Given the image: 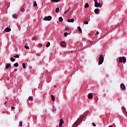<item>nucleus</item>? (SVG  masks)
Returning a JSON list of instances; mask_svg holds the SVG:
<instances>
[{"label":"nucleus","mask_w":127,"mask_h":127,"mask_svg":"<svg viewBox=\"0 0 127 127\" xmlns=\"http://www.w3.org/2000/svg\"><path fill=\"white\" fill-rule=\"evenodd\" d=\"M52 19V17L51 16H46L44 18V20L48 21H50Z\"/></svg>","instance_id":"4"},{"label":"nucleus","mask_w":127,"mask_h":127,"mask_svg":"<svg viewBox=\"0 0 127 127\" xmlns=\"http://www.w3.org/2000/svg\"><path fill=\"white\" fill-rule=\"evenodd\" d=\"M120 86L122 91H126V85L124 83H122Z\"/></svg>","instance_id":"5"},{"label":"nucleus","mask_w":127,"mask_h":127,"mask_svg":"<svg viewBox=\"0 0 127 127\" xmlns=\"http://www.w3.org/2000/svg\"><path fill=\"white\" fill-rule=\"evenodd\" d=\"M14 71H17V69H16V68L15 69H14Z\"/></svg>","instance_id":"39"},{"label":"nucleus","mask_w":127,"mask_h":127,"mask_svg":"<svg viewBox=\"0 0 127 127\" xmlns=\"http://www.w3.org/2000/svg\"><path fill=\"white\" fill-rule=\"evenodd\" d=\"M103 62H104V56H103V55H101L99 57L98 65H102Z\"/></svg>","instance_id":"1"},{"label":"nucleus","mask_w":127,"mask_h":127,"mask_svg":"<svg viewBox=\"0 0 127 127\" xmlns=\"http://www.w3.org/2000/svg\"><path fill=\"white\" fill-rule=\"evenodd\" d=\"M24 47L26 49H29V47H28V46L25 45Z\"/></svg>","instance_id":"31"},{"label":"nucleus","mask_w":127,"mask_h":127,"mask_svg":"<svg viewBox=\"0 0 127 127\" xmlns=\"http://www.w3.org/2000/svg\"><path fill=\"white\" fill-rule=\"evenodd\" d=\"M46 47H49L50 46V42H48V43L46 44Z\"/></svg>","instance_id":"22"},{"label":"nucleus","mask_w":127,"mask_h":127,"mask_svg":"<svg viewBox=\"0 0 127 127\" xmlns=\"http://www.w3.org/2000/svg\"><path fill=\"white\" fill-rule=\"evenodd\" d=\"M68 35V33L67 32H65L64 34V36H67V35Z\"/></svg>","instance_id":"33"},{"label":"nucleus","mask_w":127,"mask_h":127,"mask_svg":"<svg viewBox=\"0 0 127 127\" xmlns=\"http://www.w3.org/2000/svg\"><path fill=\"white\" fill-rule=\"evenodd\" d=\"M109 127H112V126H109Z\"/></svg>","instance_id":"41"},{"label":"nucleus","mask_w":127,"mask_h":127,"mask_svg":"<svg viewBox=\"0 0 127 127\" xmlns=\"http://www.w3.org/2000/svg\"><path fill=\"white\" fill-rule=\"evenodd\" d=\"M65 29H66V30H69V28H68V27H65Z\"/></svg>","instance_id":"37"},{"label":"nucleus","mask_w":127,"mask_h":127,"mask_svg":"<svg viewBox=\"0 0 127 127\" xmlns=\"http://www.w3.org/2000/svg\"><path fill=\"white\" fill-rule=\"evenodd\" d=\"M18 66H19V64L18 63H15L14 64V67H18Z\"/></svg>","instance_id":"20"},{"label":"nucleus","mask_w":127,"mask_h":127,"mask_svg":"<svg viewBox=\"0 0 127 127\" xmlns=\"http://www.w3.org/2000/svg\"><path fill=\"white\" fill-rule=\"evenodd\" d=\"M28 100H29V101H32V100H33V99H32V97L29 96L28 98Z\"/></svg>","instance_id":"27"},{"label":"nucleus","mask_w":127,"mask_h":127,"mask_svg":"<svg viewBox=\"0 0 127 127\" xmlns=\"http://www.w3.org/2000/svg\"><path fill=\"white\" fill-rule=\"evenodd\" d=\"M11 109L12 110H14V109H15V107H14L13 106H11Z\"/></svg>","instance_id":"34"},{"label":"nucleus","mask_w":127,"mask_h":127,"mask_svg":"<svg viewBox=\"0 0 127 127\" xmlns=\"http://www.w3.org/2000/svg\"><path fill=\"white\" fill-rule=\"evenodd\" d=\"M11 67V64H7L5 65L6 69H9Z\"/></svg>","instance_id":"7"},{"label":"nucleus","mask_w":127,"mask_h":127,"mask_svg":"<svg viewBox=\"0 0 127 127\" xmlns=\"http://www.w3.org/2000/svg\"><path fill=\"white\" fill-rule=\"evenodd\" d=\"M19 125H20V127H22V121L19 122Z\"/></svg>","instance_id":"32"},{"label":"nucleus","mask_w":127,"mask_h":127,"mask_svg":"<svg viewBox=\"0 0 127 127\" xmlns=\"http://www.w3.org/2000/svg\"><path fill=\"white\" fill-rule=\"evenodd\" d=\"M4 30L6 32H9V31H10L11 29H10V28L7 27Z\"/></svg>","instance_id":"9"},{"label":"nucleus","mask_w":127,"mask_h":127,"mask_svg":"<svg viewBox=\"0 0 127 127\" xmlns=\"http://www.w3.org/2000/svg\"><path fill=\"white\" fill-rule=\"evenodd\" d=\"M51 98H52V100L53 101V102H54V101H55V97H54V96L53 95H51Z\"/></svg>","instance_id":"13"},{"label":"nucleus","mask_w":127,"mask_h":127,"mask_svg":"<svg viewBox=\"0 0 127 127\" xmlns=\"http://www.w3.org/2000/svg\"><path fill=\"white\" fill-rule=\"evenodd\" d=\"M87 7H89V4H88V3H86L85 4V8H87Z\"/></svg>","instance_id":"21"},{"label":"nucleus","mask_w":127,"mask_h":127,"mask_svg":"<svg viewBox=\"0 0 127 127\" xmlns=\"http://www.w3.org/2000/svg\"><path fill=\"white\" fill-rule=\"evenodd\" d=\"M99 35V31H97V32L95 33V35Z\"/></svg>","instance_id":"36"},{"label":"nucleus","mask_w":127,"mask_h":127,"mask_svg":"<svg viewBox=\"0 0 127 127\" xmlns=\"http://www.w3.org/2000/svg\"><path fill=\"white\" fill-rule=\"evenodd\" d=\"M22 11H24V9H22Z\"/></svg>","instance_id":"40"},{"label":"nucleus","mask_w":127,"mask_h":127,"mask_svg":"<svg viewBox=\"0 0 127 127\" xmlns=\"http://www.w3.org/2000/svg\"><path fill=\"white\" fill-rule=\"evenodd\" d=\"M119 61H120V63H122V62H123L124 64H126V63L127 62V59H126V57H123L122 58L121 57V58H120Z\"/></svg>","instance_id":"2"},{"label":"nucleus","mask_w":127,"mask_h":127,"mask_svg":"<svg viewBox=\"0 0 127 127\" xmlns=\"http://www.w3.org/2000/svg\"><path fill=\"white\" fill-rule=\"evenodd\" d=\"M14 58H19V56L18 55H16L15 56H14Z\"/></svg>","instance_id":"26"},{"label":"nucleus","mask_w":127,"mask_h":127,"mask_svg":"<svg viewBox=\"0 0 127 127\" xmlns=\"http://www.w3.org/2000/svg\"><path fill=\"white\" fill-rule=\"evenodd\" d=\"M10 61H11V62H14V61H15V59L13 58H11Z\"/></svg>","instance_id":"17"},{"label":"nucleus","mask_w":127,"mask_h":127,"mask_svg":"<svg viewBox=\"0 0 127 127\" xmlns=\"http://www.w3.org/2000/svg\"><path fill=\"white\" fill-rule=\"evenodd\" d=\"M78 125V123L77 122H75L74 124L73 125L72 127H76Z\"/></svg>","instance_id":"28"},{"label":"nucleus","mask_w":127,"mask_h":127,"mask_svg":"<svg viewBox=\"0 0 127 127\" xmlns=\"http://www.w3.org/2000/svg\"><path fill=\"white\" fill-rule=\"evenodd\" d=\"M77 30L79 31V32H80V33H81V32H82V29H81V27H78Z\"/></svg>","instance_id":"14"},{"label":"nucleus","mask_w":127,"mask_h":127,"mask_svg":"<svg viewBox=\"0 0 127 127\" xmlns=\"http://www.w3.org/2000/svg\"><path fill=\"white\" fill-rule=\"evenodd\" d=\"M52 111L54 113H55V112H56V108H55V107H53L52 109Z\"/></svg>","instance_id":"24"},{"label":"nucleus","mask_w":127,"mask_h":127,"mask_svg":"<svg viewBox=\"0 0 127 127\" xmlns=\"http://www.w3.org/2000/svg\"><path fill=\"white\" fill-rule=\"evenodd\" d=\"M83 23H84V24H89V22H88L87 21H85Z\"/></svg>","instance_id":"30"},{"label":"nucleus","mask_w":127,"mask_h":127,"mask_svg":"<svg viewBox=\"0 0 127 127\" xmlns=\"http://www.w3.org/2000/svg\"><path fill=\"white\" fill-rule=\"evenodd\" d=\"M60 0H51V1H54V2H59Z\"/></svg>","instance_id":"15"},{"label":"nucleus","mask_w":127,"mask_h":127,"mask_svg":"<svg viewBox=\"0 0 127 127\" xmlns=\"http://www.w3.org/2000/svg\"><path fill=\"white\" fill-rule=\"evenodd\" d=\"M92 125L93 127H96V124H95V123H93L92 124Z\"/></svg>","instance_id":"35"},{"label":"nucleus","mask_w":127,"mask_h":127,"mask_svg":"<svg viewBox=\"0 0 127 127\" xmlns=\"http://www.w3.org/2000/svg\"><path fill=\"white\" fill-rule=\"evenodd\" d=\"M39 46H42V44H39Z\"/></svg>","instance_id":"38"},{"label":"nucleus","mask_w":127,"mask_h":127,"mask_svg":"<svg viewBox=\"0 0 127 127\" xmlns=\"http://www.w3.org/2000/svg\"><path fill=\"white\" fill-rule=\"evenodd\" d=\"M6 103H7V102L6 101V102H5V104H6Z\"/></svg>","instance_id":"43"},{"label":"nucleus","mask_w":127,"mask_h":127,"mask_svg":"<svg viewBox=\"0 0 127 127\" xmlns=\"http://www.w3.org/2000/svg\"><path fill=\"white\" fill-rule=\"evenodd\" d=\"M99 11H100V9L99 8H96L94 10V12L95 13H99Z\"/></svg>","instance_id":"10"},{"label":"nucleus","mask_w":127,"mask_h":127,"mask_svg":"<svg viewBox=\"0 0 127 127\" xmlns=\"http://www.w3.org/2000/svg\"><path fill=\"white\" fill-rule=\"evenodd\" d=\"M33 6H37V3H36V2H34Z\"/></svg>","instance_id":"29"},{"label":"nucleus","mask_w":127,"mask_h":127,"mask_svg":"<svg viewBox=\"0 0 127 127\" xmlns=\"http://www.w3.org/2000/svg\"><path fill=\"white\" fill-rule=\"evenodd\" d=\"M94 1L95 2L94 6H95V7H99V6H101V3H98V0H94Z\"/></svg>","instance_id":"3"},{"label":"nucleus","mask_w":127,"mask_h":127,"mask_svg":"<svg viewBox=\"0 0 127 127\" xmlns=\"http://www.w3.org/2000/svg\"><path fill=\"white\" fill-rule=\"evenodd\" d=\"M59 20H60V22H62V21H63V18H62V17H60Z\"/></svg>","instance_id":"18"},{"label":"nucleus","mask_w":127,"mask_h":127,"mask_svg":"<svg viewBox=\"0 0 127 127\" xmlns=\"http://www.w3.org/2000/svg\"><path fill=\"white\" fill-rule=\"evenodd\" d=\"M12 17H13V18H16V17H17V14H14L12 15Z\"/></svg>","instance_id":"16"},{"label":"nucleus","mask_w":127,"mask_h":127,"mask_svg":"<svg viewBox=\"0 0 127 127\" xmlns=\"http://www.w3.org/2000/svg\"><path fill=\"white\" fill-rule=\"evenodd\" d=\"M63 124H64V122H63V120H62V119H61L59 123V127H62Z\"/></svg>","instance_id":"6"},{"label":"nucleus","mask_w":127,"mask_h":127,"mask_svg":"<svg viewBox=\"0 0 127 127\" xmlns=\"http://www.w3.org/2000/svg\"><path fill=\"white\" fill-rule=\"evenodd\" d=\"M70 11V8H68L65 12H64L65 14H67V12H69Z\"/></svg>","instance_id":"23"},{"label":"nucleus","mask_w":127,"mask_h":127,"mask_svg":"<svg viewBox=\"0 0 127 127\" xmlns=\"http://www.w3.org/2000/svg\"><path fill=\"white\" fill-rule=\"evenodd\" d=\"M88 99H92L93 98V96H92V94L91 93L88 94Z\"/></svg>","instance_id":"12"},{"label":"nucleus","mask_w":127,"mask_h":127,"mask_svg":"<svg viewBox=\"0 0 127 127\" xmlns=\"http://www.w3.org/2000/svg\"><path fill=\"white\" fill-rule=\"evenodd\" d=\"M61 45L63 47H66V43H65L64 41H63V42H61Z\"/></svg>","instance_id":"8"},{"label":"nucleus","mask_w":127,"mask_h":127,"mask_svg":"<svg viewBox=\"0 0 127 127\" xmlns=\"http://www.w3.org/2000/svg\"><path fill=\"white\" fill-rule=\"evenodd\" d=\"M26 65H25V63H23L22 64V67H23V69H25L26 68Z\"/></svg>","instance_id":"19"},{"label":"nucleus","mask_w":127,"mask_h":127,"mask_svg":"<svg viewBox=\"0 0 127 127\" xmlns=\"http://www.w3.org/2000/svg\"><path fill=\"white\" fill-rule=\"evenodd\" d=\"M56 12H59V7H58L56 9Z\"/></svg>","instance_id":"25"},{"label":"nucleus","mask_w":127,"mask_h":127,"mask_svg":"<svg viewBox=\"0 0 127 127\" xmlns=\"http://www.w3.org/2000/svg\"><path fill=\"white\" fill-rule=\"evenodd\" d=\"M54 87H55V88H56V86L55 85Z\"/></svg>","instance_id":"42"},{"label":"nucleus","mask_w":127,"mask_h":127,"mask_svg":"<svg viewBox=\"0 0 127 127\" xmlns=\"http://www.w3.org/2000/svg\"><path fill=\"white\" fill-rule=\"evenodd\" d=\"M67 21V22H74V19L72 18L71 19H68Z\"/></svg>","instance_id":"11"}]
</instances>
